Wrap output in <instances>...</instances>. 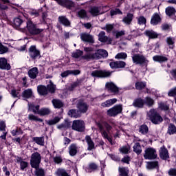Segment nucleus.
Returning a JSON list of instances; mask_svg holds the SVG:
<instances>
[{
    "instance_id": "nucleus-56",
    "label": "nucleus",
    "mask_w": 176,
    "mask_h": 176,
    "mask_svg": "<svg viewBox=\"0 0 176 176\" xmlns=\"http://www.w3.org/2000/svg\"><path fill=\"white\" fill-rule=\"evenodd\" d=\"M9 52V48L0 42V54H5Z\"/></svg>"
},
{
    "instance_id": "nucleus-11",
    "label": "nucleus",
    "mask_w": 176,
    "mask_h": 176,
    "mask_svg": "<svg viewBox=\"0 0 176 176\" xmlns=\"http://www.w3.org/2000/svg\"><path fill=\"white\" fill-rule=\"evenodd\" d=\"M28 54L32 60H36L41 57V51L36 49V45H31L28 50Z\"/></svg>"
},
{
    "instance_id": "nucleus-48",
    "label": "nucleus",
    "mask_w": 176,
    "mask_h": 176,
    "mask_svg": "<svg viewBox=\"0 0 176 176\" xmlns=\"http://www.w3.org/2000/svg\"><path fill=\"white\" fill-rule=\"evenodd\" d=\"M38 115H40V116H46L47 115H50V109L41 108L40 111H38Z\"/></svg>"
},
{
    "instance_id": "nucleus-23",
    "label": "nucleus",
    "mask_w": 176,
    "mask_h": 176,
    "mask_svg": "<svg viewBox=\"0 0 176 176\" xmlns=\"http://www.w3.org/2000/svg\"><path fill=\"white\" fill-rule=\"evenodd\" d=\"M150 23L152 25H157L159 23H162V18L160 17V15H159L157 12L154 13L151 16Z\"/></svg>"
},
{
    "instance_id": "nucleus-54",
    "label": "nucleus",
    "mask_w": 176,
    "mask_h": 176,
    "mask_svg": "<svg viewBox=\"0 0 176 176\" xmlns=\"http://www.w3.org/2000/svg\"><path fill=\"white\" fill-rule=\"evenodd\" d=\"M118 171L120 176H129V170H127L126 168H119Z\"/></svg>"
},
{
    "instance_id": "nucleus-25",
    "label": "nucleus",
    "mask_w": 176,
    "mask_h": 176,
    "mask_svg": "<svg viewBox=\"0 0 176 176\" xmlns=\"http://www.w3.org/2000/svg\"><path fill=\"white\" fill-rule=\"evenodd\" d=\"M38 74H39V70L38 67H32L28 72V74L30 79H36V76H38Z\"/></svg>"
},
{
    "instance_id": "nucleus-41",
    "label": "nucleus",
    "mask_w": 176,
    "mask_h": 176,
    "mask_svg": "<svg viewBox=\"0 0 176 176\" xmlns=\"http://www.w3.org/2000/svg\"><path fill=\"white\" fill-rule=\"evenodd\" d=\"M46 87L48 93H50L51 94H54V93H56V85H54L52 80L50 81V84H48Z\"/></svg>"
},
{
    "instance_id": "nucleus-15",
    "label": "nucleus",
    "mask_w": 176,
    "mask_h": 176,
    "mask_svg": "<svg viewBox=\"0 0 176 176\" xmlns=\"http://www.w3.org/2000/svg\"><path fill=\"white\" fill-rule=\"evenodd\" d=\"M24 23L21 16L15 17L12 22H10V25L13 27L15 30H20V27Z\"/></svg>"
},
{
    "instance_id": "nucleus-24",
    "label": "nucleus",
    "mask_w": 176,
    "mask_h": 176,
    "mask_svg": "<svg viewBox=\"0 0 176 176\" xmlns=\"http://www.w3.org/2000/svg\"><path fill=\"white\" fill-rule=\"evenodd\" d=\"M144 105H145V100L142 98H138L133 100V106L135 108H144Z\"/></svg>"
},
{
    "instance_id": "nucleus-49",
    "label": "nucleus",
    "mask_w": 176,
    "mask_h": 176,
    "mask_svg": "<svg viewBox=\"0 0 176 176\" xmlns=\"http://www.w3.org/2000/svg\"><path fill=\"white\" fill-rule=\"evenodd\" d=\"M22 97L23 98H31L32 97V90L28 89L22 93Z\"/></svg>"
},
{
    "instance_id": "nucleus-61",
    "label": "nucleus",
    "mask_w": 176,
    "mask_h": 176,
    "mask_svg": "<svg viewBox=\"0 0 176 176\" xmlns=\"http://www.w3.org/2000/svg\"><path fill=\"white\" fill-rule=\"evenodd\" d=\"M53 160L56 164H60L63 163V158H61V156L54 157Z\"/></svg>"
},
{
    "instance_id": "nucleus-33",
    "label": "nucleus",
    "mask_w": 176,
    "mask_h": 176,
    "mask_svg": "<svg viewBox=\"0 0 176 176\" xmlns=\"http://www.w3.org/2000/svg\"><path fill=\"white\" fill-rule=\"evenodd\" d=\"M100 7L91 6L89 9V13L93 16V17H96L100 14Z\"/></svg>"
},
{
    "instance_id": "nucleus-51",
    "label": "nucleus",
    "mask_w": 176,
    "mask_h": 176,
    "mask_svg": "<svg viewBox=\"0 0 176 176\" xmlns=\"http://www.w3.org/2000/svg\"><path fill=\"white\" fill-rule=\"evenodd\" d=\"M28 120H31L32 122H40L41 123H42V122H43V119L36 117L34 114H29Z\"/></svg>"
},
{
    "instance_id": "nucleus-6",
    "label": "nucleus",
    "mask_w": 176,
    "mask_h": 176,
    "mask_svg": "<svg viewBox=\"0 0 176 176\" xmlns=\"http://www.w3.org/2000/svg\"><path fill=\"white\" fill-rule=\"evenodd\" d=\"M26 24V29L30 35H39L43 32V29L36 28V25L34 24L32 21H28Z\"/></svg>"
},
{
    "instance_id": "nucleus-45",
    "label": "nucleus",
    "mask_w": 176,
    "mask_h": 176,
    "mask_svg": "<svg viewBox=\"0 0 176 176\" xmlns=\"http://www.w3.org/2000/svg\"><path fill=\"white\" fill-rule=\"evenodd\" d=\"M166 43L169 46V49H174L175 47V41H174V38L171 36L166 38Z\"/></svg>"
},
{
    "instance_id": "nucleus-62",
    "label": "nucleus",
    "mask_w": 176,
    "mask_h": 176,
    "mask_svg": "<svg viewBox=\"0 0 176 176\" xmlns=\"http://www.w3.org/2000/svg\"><path fill=\"white\" fill-rule=\"evenodd\" d=\"M138 24L140 25L146 24V19L144 16H140L138 21Z\"/></svg>"
},
{
    "instance_id": "nucleus-38",
    "label": "nucleus",
    "mask_w": 176,
    "mask_h": 176,
    "mask_svg": "<svg viewBox=\"0 0 176 176\" xmlns=\"http://www.w3.org/2000/svg\"><path fill=\"white\" fill-rule=\"evenodd\" d=\"M139 133H141L142 135H146L149 133V128L148 125L143 124L139 126Z\"/></svg>"
},
{
    "instance_id": "nucleus-30",
    "label": "nucleus",
    "mask_w": 176,
    "mask_h": 176,
    "mask_svg": "<svg viewBox=\"0 0 176 176\" xmlns=\"http://www.w3.org/2000/svg\"><path fill=\"white\" fill-rule=\"evenodd\" d=\"M133 18L134 15L133 14L128 13L126 16L122 19V22L124 23V24H126V25H130Z\"/></svg>"
},
{
    "instance_id": "nucleus-59",
    "label": "nucleus",
    "mask_w": 176,
    "mask_h": 176,
    "mask_svg": "<svg viewBox=\"0 0 176 176\" xmlns=\"http://www.w3.org/2000/svg\"><path fill=\"white\" fill-rule=\"evenodd\" d=\"M36 169V176H45V170L42 168H35Z\"/></svg>"
},
{
    "instance_id": "nucleus-21",
    "label": "nucleus",
    "mask_w": 176,
    "mask_h": 176,
    "mask_svg": "<svg viewBox=\"0 0 176 176\" xmlns=\"http://www.w3.org/2000/svg\"><path fill=\"white\" fill-rule=\"evenodd\" d=\"M58 21L65 27H71V21H69V19L65 16H59L58 17Z\"/></svg>"
},
{
    "instance_id": "nucleus-34",
    "label": "nucleus",
    "mask_w": 176,
    "mask_h": 176,
    "mask_svg": "<svg viewBox=\"0 0 176 176\" xmlns=\"http://www.w3.org/2000/svg\"><path fill=\"white\" fill-rule=\"evenodd\" d=\"M153 61L156 63H166V61H168V58L166 56L155 55L153 57Z\"/></svg>"
},
{
    "instance_id": "nucleus-4",
    "label": "nucleus",
    "mask_w": 176,
    "mask_h": 176,
    "mask_svg": "<svg viewBox=\"0 0 176 176\" xmlns=\"http://www.w3.org/2000/svg\"><path fill=\"white\" fill-rule=\"evenodd\" d=\"M132 61L133 64H135L136 65H142L146 68L148 67V64L149 63V60H148V59H146L144 55H141L140 54H133L132 56Z\"/></svg>"
},
{
    "instance_id": "nucleus-42",
    "label": "nucleus",
    "mask_w": 176,
    "mask_h": 176,
    "mask_svg": "<svg viewBox=\"0 0 176 176\" xmlns=\"http://www.w3.org/2000/svg\"><path fill=\"white\" fill-rule=\"evenodd\" d=\"M165 13L166 16H174L176 13L175 8L174 7L168 6L166 8Z\"/></svg>"
},
{
    "instance_id": "nucleus-3",
    "label": "nucleus",
    "mask_w": 176,
    "mask_h": 176,
    "mask_svg": "<svg viewBox=\"0 0 176 176\" xmlns=\"http://www.w3.org/2000/svg\"><path fill=\"white\" fill-rule=\"evenodd\" d=\"M148 120L153 123V124H160L163 123V117L160 115V113L155 109H151L148 113Z\"/></svg>"
},
{
    "instance_id": "nucleus-47",
    "label": "nucleus",
    "mask_w": 176,
    "mask_h": 176,
    "mask_svg": "<svg viewBox=\"0 0 176 176\" xmlns=\"http://www.w3.org/2000/svg\"><path fill=\"white\" fill-rule=\"evenodd\" d=\"M147 167L148 170H153V168H156L159 167V162L157 161L148 162H147Z\"/></svg>"
},
{
    "instance_id": "nucleus-13",
    "label": "nucleus",
    "mask_w": 176,
    "mask_h": 176,
    "mask_svg": "<svg viewBox=\"0 0 176 176\" xmlns=\"http://www.w3.org/2000/svg\"><path fill=\"white\" fill-rule=\"evenodd\" d=\"M76 108L80 111V114L86 113L89 111V104L83 100H80L76 104Z\"/></svg>"
},
{
    "instance_id": "nucleus-40",
    "label": "nucleus",
    "mask_w": 176,
    "mask_h": 176,
    "mask_svg": "<svg viewBox=\"0 0 176 176\" xmlns=\"http://www.w3.org/2000/svg\"><path fill=\"white\" fill-rule=\"evenodd\" d=\"M52 104L54 107L56 109H60V108H63L64 107V103H63L61 100L58 99H53Z\"/></svg>"
},
{
    "instance_id": "nucleus-5",
    "label": "nucleus",
    "mask_w": 176,
    "mask_h": 176,
    "mask_svg": "<svg viewBox=\"0 0 176 176\" xmlns=\"http://www.w3.org/2000/svg\"><path fill=\"white\" fill-rule=\"evenodd\" d=\"M42 160V157L41 156V154L36 151L33 153L31 155L30 159V166L32 168H39V166L41 164V161Z\"/></svg>"
},
{
    "instance_id": "nucleus-22",
    "label": "nucleus",
    "mask_w": 176,
    "mask_h": 176,
    "mask_svg": "<svg viewBox=\"0 0 176 176\" xmlns=\"http://www.w3.org/2000/svg\"><path fill=\"white\" fill-rule=\"evenodd\" d=\"M160 157L162 160H167V159L170 157V156L168 155V150H167V148H166V146H164L160 148Z\"/></svg>"
},
{
    "instance_id": "nucleus-53",
    "label": "nucleus",
    "mask_w": 176,
    "mask_h": 176,
    "mask_svg": "<svg viewBox=\"0 0 176 176\" xmlns=\"http://www.w3.org/2000/svg\"><path fill=\"white\" fill-rule=\"evenodd\" d=\"M115 58L117 60H126L127 54L126 52H120L116 55Z\"/></svg>"
},
{
    "instance_id": "nucleus-10",
    "label": "nucleus",
    "mask_w": 176,
    "mask_h": 176,
    "mask_svg": "<svg viewBox=\"0 0 176 176\" xmlns=\"http://www.w3.org/2000/svg\"><path fill=\"white\" fill-rule=\"evenodd\" d=\"M111 72L105 70H95L91 74L93 78H109L111 75Z\"/></svg>"
},
{
    "instance_id": "nucleus-17",
    "label": "nucleus",
    "mask_w": 176,
    "mask_h": 176,
    "mask_svg": "<svg viewBox=\"0 0 176 176\" xmlns=\"http://www.w3.org/2000/svg\"><path fill=\"white\" fill-rule=\"evenodd\" d=\"M67 115L69 118H73L74 119H79V118H82V114L78 109H69L67 112Z\"/></svg>"
},
{
    "instance_id": "nucleus-63",
    "label": "nucleus",
    "mask_w": 176,
    "mask_h": 176,
    "mask_svg": "<svg viewBox=\"0 0 176 176\" xmlns=\"http://www.w3.org/2000/svg\"><path fill=\"white\" fill-rule=\"evenodd\" d=\"M102 30L107 31V32L109 33L113 30V25L112 24H107L105 28H103Z\"/></svg>"
},
{
    "instance_id": "nucleus-44",
    "label": "nucleus",
    "mask_w": 176,
    "mask_h": 176,
    "mask_svg": "<svg viewBox=\"0 0 176 176\" xmlns=\"http://www.w3.org/2000/svg\"><path fill=\"white\" fill-rule=\"evenodd\" d=\"M167 133L169 134V135L176 134V126L174 125V124H169Z\"/></svg>"
},
{
    "instance_id": "nucleus-52",
    "label": "nucleus",
    "mask_w": 176,
    "mask_h": 176,
    "mask_svg": "<svg viewBox=\"0 0 176 176\" xmlns=\"http://www.w3.org/2000/svg\"><path fill=\"white\" fill-rule=\"evenodd\" d=\"M82 56H83V51L80 50H76L75 52L72 54L73 58H79V57H82Z\"/></svg>"
},
{
    "instance_id": "nucleus-12",
    "label": "nucleus",
    "mask_w": 176,
    "mask_h": 176,
    "mask_svg": "<svg viewBox=\"0 0 176 176\" xmlns=\"http://www.w3.org/2000/svg\"><path fill=\"white\" fill-rule=\"evenodd\" d=\"M57 2L58 5L62 6L63 8H65L69 10H71L72 8H75V3L72 0H54Z\"/></svg>"
},
{
    "instance_id": "nucleus-35",
    "label": "nucleus",
    "mask_w": 176,
    "mask_h": 176,
    "mask_svg": "<svg viewBox=\"0 0 176 176\" xmlns=\"http://www.w3.org/2000/svg\"><path fill=\"white\" fill-rule=\"evenodd\" d=\"M144 35L148 36L149 39H156L159 35L157 33L155 32L153 30H146L144 32Z\"/></svg>"
},
{
    "instance_id": "nucleus-26",
    "label": "nucleus",
    "mask_w": 176,
    "mask_h": 176,
    "mask_svg": "<svg viewBox=\"0 0 176 176\" xmlns=\"http://www.w3.org/2000/svg\"><path fill=\"white\" fill-rule=\"evenodd\" d=\"M37 93L39 96H47L49 94L47 87L42 85L37 86Z\"/></svg>"
},
{
    "instance_id": "nucleus-36",
    "label": "nucleus",
    "mask_w": 176,
    "mask_h": 176,
    "mask_svg": "<svg viewBox=\"0 0 176 176\" xmlns=\"http://www.w3.org/2000/svg\"><path fill=\"white\" fill-rule=\"evenodd\" d=\"M32 141L37 144V145H41L43 146L45 145V137H34L32 138Z\"/></svg>"
},
{
    "instance_id": "nucleus-58",
    "label": "nucleus",
    "mask_w": 176,
    "mask_h": 176,
    "mask_svg": "<svg viewBox=\"0 0 176 176\" xmlns=\"http://www.w3.org/2000/svg\"><path fill=\"white\" fill-rule=\"evenodd\" d=\"M98 168V166L94 162L90 163L88 166V170H91V171H96Z\"/></svg>"
},
{
    "instance_id": "nucleus-43",
    "label": "nucleus",
    "mask_w": 176,
    "mask_h": 176,
    "mask_svg": "<svg viewBox=\"0 0 176 176\" xmlns=\"http://www.w3.org/2000/svg\"><path fill=\"white\" fill-rule=\"evenodd\" d=\"M133 148V152H135L136 155H141V153H142V148H141V144H140V142H136Z\"/></svg>"
},
{
    "instance_id": "nucleus-39",
    "label": "nucleus",
    "mask_w": 176,
    "mask_h": 176,
    "mask_svg": "<svg viewBox=\"0 0 176 176\" xmlns=\"http://www.w3.org/2000/svg\"><path fill=\"white\" fill-rule=\"evenodd\" d=\"M60 120H61V118L56 116L53 119L47 120V124H48V126H56L57 123H60Z\"/></svg>"
},
{
    "instance_id": "nucleus-60",
    "label": "nucleus",
    "mask_w": 176,
    "mask_h": 176,
    "mask_svg": "<svg viewBox=\"0 0 176 176\" xmlns=\"http://www.w3.org/2000/svg\"><path fill=\"white\" fill-rule=\"evenodd\" d=\"M119 151L122 153V155H127V153H129V148L126 146H123L119 148Z\"/></svg>"
},
{
    "instance_id": "nucleus-31",
    "label": "nucleus",
    "mask_w": 176,
    "mask_h": 176,
    "mask_svg": "<svg viewBox=\"0 0 176 176\" xmlns=\"http://www.w3.org/2000/svg\"><path fill=\"white\" fill-rule=\"evenodd\" d=\"M17 163H20V170L21 171H24L27 167H28V162L25 161H23V158L21 157H18L16 160Z\"/></svg>"
},
{
    "instance_id": "nucleus-29",
    "label": "nucleus",
    "mask_w": 176,
    "mask_h": 176,
    "mask_svg": "<svg viewBox=\"0 0 176 176\" xmlns=\"http://www.w3.org/2000/svg\"><path fill=\"white\" fill-rule=\"evenodd\" d=\"M0 131H3V135H1V138L2 140H6L8 132H6V124L5 121L0 122Z\"/></svg>"
},
{
    "instance_id": "nucleus-14",
    "label": "nucleus",
    "mask_w": 176,
    "mask_h": 176,
    "mask_svg": "<svg viewBox=\"0 0 176 176\" xmlns=\"http://www.w3.org/2000/svg\"><path fill=\"white\" fill-rule=\"evenodd\" d=\"M0 69L4 71H10L12 69L10 63H8V59L5 57L0 58Z\"/></svg>"
},
{
    "instance_id": "nucleus-64",
    "label": "nucleus",
    "mask_w": 176,
    "mask_h": 176,
    "mask_svg": "<svg viewBox=\"0 0 176 176\" xmlns=\"http://www.w3.org/2000/svg\"><path fill=\"white\" fill-rule=\"evenodd\" d=\"M168 96L169 97H175L176 96V87L172 88L168 93Z\"/></svg>"
},
{
    "instance_id": "nucleus-2",
    "label": "nucleus",
    "mask_w": 176,
    "mask_h": 176,
    "mask_svg": "<svg viewBox=\"0 0 176 176\" xmlns=\"http://www.w3.org/2000/svg\"><path fill=\"white\" fill-rule=\"evenodd\" d=\"M107 57H108V52L104 49H99L97 52L82 56L83 60H101Z\"/></svg>"
},
{
    "instance_id": "nucleus-55",
    "label": "nucleus",
    "mask_w": 176,
    "mask_h": 176,
    "mask_svg": "<svg viewBox=\"0 0 176 176\" xmlns=\"http://www.w3.org/2000/svg\"><path fill=\"white\" fill-rule=\"evenodd\" d=\"M56 175L57 176H69L68 173H67V170L63 168H59L57 170Z\"/></svg>"
},
{
    "instance_id": "nucleus-19",
    "label": "nucleus",
    "mask_w": 176,
    "mask_h": 176,
    "mask_svg": "<svg viewBox=\"0 0 176 176\" xmlns=\"http://www.w3.org/2000/svg\"><path fill=\"white\" fill-rule=\"evenodd\" d=\"M98 39L100 42L102 43H107L108 45H111L112 43V39L110 38H108V36H105V32L101 31L98 34Z\"/></svg>"
},
{
    "instance_id": "nucleus-9",
    "label": "nucleus",
    "mask_w": 176,
    "mask_h": 176,
    "mask_svg": "<svg viewBox=\"0 0 176 176\" xmlns=\"http://www.w3.org/2000/svg\"><path fill=\"white\" fill-rule=\"evenodd\" d=\"M122 111L123 107H122V105H116L107 110V116H110L111 118H115V116H118L119 113H122Z\"/></svg>"
},
{
    "instance_id": "nucleus-32",
    "label": "nucleus",
    "mask_w": 176,
    "mask_h": 176,
    "mask_svg": "<svg viewBox=\"0 0 176 176\" xmlns=\"http://www.w3.org/2000/svg\"><path fill=\"white\" fill-rule=\"evenodd\" d=\"M135 87L136 90H144L146 87V82L145 81H138L135 83Z\"/></svg>"
},
{
    "instance_id": "nucleus-37",
    "label": "nucleus",
    "mask_w": 176,
    "mask_h": 176,
    "mask_svg": "<svg viewBox=\"0 0 176 176\" xmlns=\"http://www.w3.org/2000/svg\"><path fill=\"white\" fill-rule=\"evenodd\" d=\"M118 101L116 98L109 99L102 103V107L104 108H108L111 105H113Z\"/></svg>"
},
{
    "instance_id": "nucleus-18",
    "label": "nucleus",
    "mask_w": 176,
    "mask_h": 176,
    "mask_svg": "<svg viewBox=\"0 0 176 176\" xmlns=\"http://www.w3.org/2000/svg\"><path fill=\"white\" fill-rule=\"evenodd\" d=\"M72 125V122L69 119H65L64 122L57 126V129L58 130H68V129H71Z\"/></svg>"
},
{
    "instance_id": "nucleus-50",
    "label": "nucleus",
    "mask_w": 176,
    "mask_h": 176,
    "mask_svg": "<svg viewBox=\"0 0 176 176\" xmlns=\"http://www.w3.org/2000/svg\"><path fill=\"white\" fill-rule=\"evenodd\" d=\"M77 14L80 19H87V12L85 9L80 10Z\"/></svg>"
},
{
    "instance_id": "nucleus-27",
    "label": "nucleus",
    "mask_w": 176,
    "mask_h": 176,
    "mask_svg": "<svg viewBox=\"0 0 176 176\" xmlns=\"http://www.w3.org/2000/svg\"><path fill=\"white\" fill-rule=\"evenodd\" d=\"M85 140L88 145L87 151H93V149L96 148L94 142H93V140H91V137H90L89 135H86Z\"/></svg>"
},
{
    "instance_id": "nucleus-8",
    "label": "nucleus",
    "mask_w": 176,
    "mask_h": 176,
    "mask_svg": "<svg viewBox=\"0 0 176 176\" xmlns=\"http://www.w3.org/2000/svg\"><path fill=\"white\" fill-rule=\"evenodd\" d=\"M144 157L146 160H155L157 159L156 149L153 147H148L144 151Z\"/></svg>"
},
{
    "instance_id": "nucleus-7",
    "label": "nucleus",
    "mask_w": 176,
    "mask_h": 176,
    "mask_svg": "<svg viewBox=\"0 0 176 176\" xmlns=\"http://www.w3.org/2000/svg\"><path fill=\"white\" fill-rule=\"evenodd\" d=\"M72 129L74 130V131L84 133L85 130H86V124H85V121L82 120H76L73 121Z\"/></svg>"
},
{
    "instance_id": "nucleus-46",
    "label": "nucleus",
    "mask_w": 176,
    "mask_h": 176,
    "mask_svg": "<svg viewBox=\"0 0 176 176\" xmlns=\"http://www.w3.org/2000/svg\"><path fill=\"white\" fill-rule=\"evenodd\" d=\"M145 104L148 107H153V105H155V100L152 99V98L146 96L144 100V104Z\"/></svg>"
},
{
    "instance_id": "nucleus-1",
    "label": "nucleus",
    "mask_w": 176,
    "mask_h": 176,
    "mask_svg": "<svg viewBox=\"0 0 176 176\" xmlns=\"http://www.w3.org/2000/svg\"><path fill=\"white\" fill-rule=\"evenodd\" d=\"M96 124L99 129L100 133H101L102 137L110 142L111 145H113L112 142V138L108 135V133H110L112 130V126L107 121L100 120V122H96Z\"/></svg>"
},
{
    "instance_id": "nucleus-16",
    "label": "nucleus",
    "mask_w": 176,
    "mask_h": 176,
    "mask_svg": "<svg viewBox=\"0 0 176 176\" xmlns=\"http://www.w3.org/2000/svg\"><path fill=\"white\" fill-rule=\"evenodd\" d=\"M105 87L107 89L108 91H111V93H115L116 94L119 93V88L112 82H107Z\"/></svg>"
},
{
    "instance_id": "nucleus-28",
    "label": "nucleus",
    "mask_w": 176,
    "mask_h": 176,
    "mask_svg": "<svg viewBox=\"0 0 176 176\" xmlns=\"http://www.w3.org/2000/svg\"><path fill=\"white\" fill-rule=\"evenodd\" d=\"M77 153H78V146L76 145V144H72L69 146V155L72 157L76 156Z\"/></svg>"
},
{
    "instance_id": "nucleus-20",
    "label": "nucleus",
    "mask_w": 176,
    "mask_h": 176,
    "mask_svg": "<svg viewBox=\"0 0 176 176\" xmlns=\"http://www.w3.org/2000/svg\"><path fill=\"white\" fill-rule=\"evenodd\" d=\"M80 38L82 42H87V43H94V38H93V36L87 33L81 34Z\"/></svg>"
},
{
    "instance_id": "nucleus-57",
    "label": "nucleus",
    "mask_w": 176,
    "mask_h": 176,
    "mask_svg": "<svg viewBox=\"0 0 176 176\" xmlns=\"http://www.w3.org/2000/svg\"><path fill=\"white\" fill-rule=\"evenodd\" d=\"M110 14L111 16H116V14H123V12L120 9L116 8L115 10H110Z\"/></svg>"
}]
</instances>
